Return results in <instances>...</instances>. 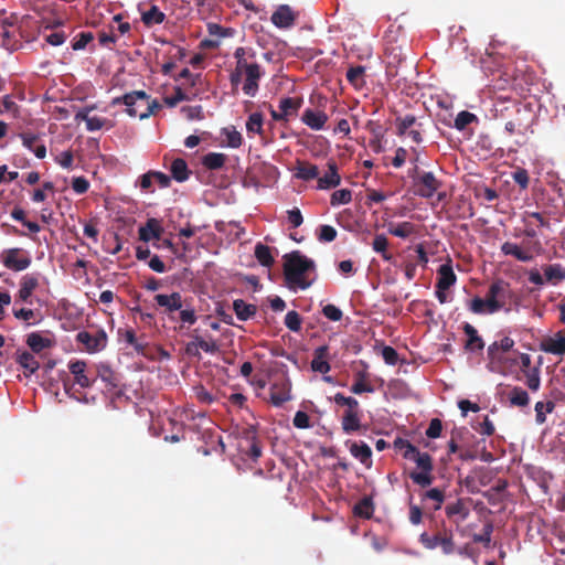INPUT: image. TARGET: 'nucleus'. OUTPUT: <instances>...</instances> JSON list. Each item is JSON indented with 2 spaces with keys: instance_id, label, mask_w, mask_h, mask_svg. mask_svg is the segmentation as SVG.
<instances>
[{
  "instance_id": "obj_1",
  "label": "nucleus",
  "mask_w": 565,
  "mask_h": 565,
  "mask_svg": "<svg viewBox=\"0 0 565 565\" xmlns=\"http://www.w3.org/2000/svg\"><path fill=\"white\" fill-rule=\"evenodd\" d=\"M523 235L527 238L522 244L505 242L501 245V252L505 256H512L522 263H530L536 256L544 252L543 244L537 238L541 227L548 228L551 223L548 218L540 212H525L523 216Z\"/></svg>"
},
{
  "instance_id": "obj_2",
  "label": "nucleus",
  "mask_w": 565,
  "mask_h": 565,
  "mask_svg": "<svg viewBox=\"0 0 565 565\" xmlns=\"http://www.w3.org/2000/svg\"><path fill=\"white\" fill-rule=\"evenodd\" d=\"M315 268V262L299 250L286 254L284 256V277L287 287L291 290L309 288L312 281L308 280L306 275Z\"/></svg>"
},
{
  "instance_id": "obj_3",
  "label": "nucleus",
  "mask_w": 565,
  "mask_h": 565,
  "mask_svg": "<svg viewBox=\"0 0 565 565\" xmlns=\"http://www.w3.org/2000/svg\"><path fill=\"white\" fill-rule=\"evenodd\" d=\"M111 104L125 105L130 117H139L140 119H146L161 109V104L157 99H151L145 90L127 93L114 98Z\"/></svg>"
},
{
  "instance_id": "obj_4",
  "label": "nucleus",
  "mask_w": 565,
  "mask_h": 565,
  "mask_svg": "<svg viewBox=\"0 0 565 565\" xmlns=\"http://www.w3.org/2000/svg\"><path fill=\"white\" fill-rule=\"evenodd\" d=\"M418 541L426 550L440 548L445 555H452L457 551L454 532L451 529L446 527L445 523L435 532H423Z\"/></svg>"
},
{
  "instance_id": "obj_5",
  "label": "nucleus",
  "mask_w": 565,
  "mask_h": 565,
  "mask_svg": "<svg viewBox=\"0 0 565 565\" xmlns=\"http://www.w3.org/2000/svg\"><path fill=\"white\" fill-rule=\"evenodd\" d=\"M413 180V193L423 199H430L443 186V182L431 171H420L417 166L408 172Z\"/></svg>"
},
{
  "instance_id": "obj_6",
  "label": "nucleus",
  "mask_w": 565,
  "mask_h": 565,
  "mask_svg": "<svg viewBox=\"0 0 565 565\" xmlns=\"http://www.w3.org/2000/svg\"><path fill=\"white\" fill-rule=\"evenodd\" d=\"M513 117L505 122L504 129L509 135H526L529 131L533 132L532 125L535 116L530 105L513 103L512 106Z\"/></svg>"
},
{
  "instance_id": "obj_7",
  "label": "nucleus",
  "mask_w": 565,
  "mask_h": 565,
  "mask_svg": "<svg viewBox=\"0 0 565 565\" xmlns=\"http://www.w3.org/2000/svg\"><path fill=\"white\" fill-rule=\"evenodd\" d=\"M511 294L510 286L502 279L493 281L486 296L483 297L488 306V311L494 313L507 305V299Z\"/></svg>"
},
{
  "instance_id": "obj_8",
  "label": "nucleus",
  "mask_w": 565,
  "mask_h": 565,
  "mask_svg": "<svg viewBox=\"0 0 565 565\" xmlns=\"http://www.w3.org/2000/svg\"><path fill=\"white\" fill-rule=\"evenodd\" d=\"M239 70L244 72L245 82L243 84V92L249 97H254L259 88V79L264 72L257 63H248L247 61L239 62Z\"/></svg>"
},
{
  "instance_id": "obj_9",
  "label": "nucleus",
  "mask_w": 565,
  "mask_h": 565,
  "mask_svg": "<svg viewBox=\"0 0 565 565\" xmlns=\"http://www.w3.org/2000/svg\"><path fill=\"white\" fill-rule=\"evenodd\" d=\"M1 262L8 269L22 271L31 265L30 254L19 247L8 248L1 253Z\"/></svg>"
},
{
  "instance_id": "obj_10",
  "label": "nucleus",
  "mask_w": 565,
  "mask_h": 565,
  "mask_svg": "<svg viewBox=\"0 0 565 565\" xmlns=\"http://www.w3.org/2000/svg\"><path fill=\"white\" fill-rule=\"evenodd\" d=\"M76 340L88 352L100 351L107 344V335L104 330L79 331L76 334Z\"/></svg>"
},
{
  "instance_id": "obj_11",
  "label": "nucleus",
  "mask_w": 565,
  "mask_h": 565,
  "mask_svg": "<svg viewBox=\"0 0 565 565\" xmlns=\"http://www.w3.org/2000/svg\"><path fill=\"white\" fill-rule=\"evenodd\" d=\"M445 513L448 519L452 521V523L456 525L457 530L461 533V535H465L466 529L460 530V524L467 520V518L470 514V509L467 505V502L465 499H457L455 502H450L445 508Z\"/></svg>"
},
{
  "instance_id": "obj_12",
  "label": "nucleus",
  "mask_w": 565,
  "mask_h": 565,
  "mask_svg": "<svg viewBox=\"0 0 565 565\" xmlns=\"http://www.w3.org/2000/svg\"><path fill=\"white\" fill-rule=\"evenodd\" d=\"M118 335H119V339L122 342H125L126 344H128L129 347H131L134 352H136L137 354L147 356V358L150 356V354L148 352L149 345H148V342H147L145 335L138 337L136 331L131 328L119 329Z\"/></svg>"
},
{
  "instance_id": "obj_13",
  "label": "nucleus",
  "mask_w": 565,
  "mask_h": 565,
  "mask_svg": "<svg viewBox=\"0 0 565 565\" xmlns=\"http://www.w3.org/2000/svg\"><path fill=\"white\" fill-rule=\"evenodd\" d=\"M291 384L289 380L280 377L270 384L269 387V402L279 407L284 403L291 399Z\"/></svg>"
},
{
  "instance_id": "obj_14",
  "label": "nucleus",
  "mask_w": 565,
  "mask_h": 565,
  "mask_svg": "<svg viewBox=\"0 0 565 565\" xmlns=\"http://www.w3.org/2000/svg\"><path fill=\"white\" fill-rule=\"evenodd\" d=\"M540 349L545 353L554 355L565 354V329L543 337L540 342Z\"/></svg>"
},
{
  "instance_id": "obj_15",
  "label": "nucleus",
  "mask_w": 565,
  "mask_h": 565,
  "mask_svg": "<svg viewBox=\"0 0 565 565\" xmlns=\"http://www.w3.org/2000/svg\"><path fill=\"white\" fill-rule=\"evenodd\" d=\"M96 372L97 377L100 379L108 391L117 390L121 385L120 374L114 371L109 364L103 362L98 363L96 365Z\"/></svg>"
},
{
  "instance_id": "obj_16",
  "label": "nucleus",
  "mask_w": 565,
  "mask_h": 565,
  "mask_svg": "<svg viewBox=\"0 0 565 565\" xmlns=\"http://www.w3.org/2000/svg\"><path fill=\"white\" fill-rule=\"evenodd\" d=\"M19 137L23 147L32 151L36 158L44 159L46 157V147L40 135L32 131H23L19 134Z\"/></svg>"
},
{
  "instance_id": "obj_17",
  "label": "nucleus",
  "mask_w": 565,
  "mask_h": 565,
  "mask_svg": "<svg viewBox=\"0 0 565 565\" xmlns=\"http://www.w3.org/2000/svg\"><path fill=\"white\" fill-rule=\"evenodd\" d=\"M456 280L457 276L452 268V262L448 258L447 262L437 269L436 289L449 290V288L455 285Z\"/></svg>"
},
{
  "instance_id": "obj_18",
  "label": "nucleus",
  "mask_w": 565,
  "mask_h": 565,
  "mask_svg": "<svg viewBox=\"0 0 565 565\" xmlns=\"http://www.w3.org/2000/svg\"><path fill=\"white\" fill-rule=\"evenodd\" d=\"M192 338L195 340L199 350L211 354L220 351L221 337H216V334L212 332L199 333L195 331V334H193Z\"/></svg>"
},
{
  "instance_id": "obj_19",
  "label": "nucleus",
  "mask_w": 565,
  "mask_h": 565,
  "mask_svg": "<svg viewBox=\"0 0 565 565\" xmlns=\"http://www.w3.org/2000/svg\"><path fill=\"white\" fill-rule=\"evenodd\" d=\"M296 13L287 4L279 6L278 9L271 14V22L279 29H288L295 24Z\"/></svg>"
},
{
  "instance_id": "obj_20",
  "label": "nucleus",
  "mask_w": 565,
  "mask_h": 565,
  "mask_svg": "<svg viewBox=\"0 0 565 565\" xmlns=\"http://www.w3.org/2000/svg\"><path fill=\"white\" fill-rule=\"evenodd\" d=\"M514 345V341L509 337L502 338L500 341H495L488 348V356L492 362H502Z\"/></svg>"
},
{
  "instance_id": "obj_21",
  "label": "nucleus",
  "mask_w": 565,
  "mask_h": 565,
  "mask_svg": "<svg viewBox=\"0 0 565 565\" xmlns=\"http://www.w3.org/2000/svg\"><path fill=\"white\" fill-rule=\"evenodd\" d=\"M163 233V227L161 223L157 218H148L145 225L140 226L138 230L139 239L142 242H150L152 239H160Z\"/></svg>"
},
{
  "instance_id": "obj_22",
  "label": "nucleus",
  "mask_w": 565,
  "mask_h": 565,
  "mask_svg": "<svg viewBox=\"0 0 565 565\" xmlns=\"http://www.w3.org/2000/svg\"><path fill=\"white\" fill-rule=\"evenodd\" d=\"M350 454L366 468L372 467V450L364 441H347Z\"/></svg>"
},
{
  "instance_id": "obj_23",
  "label": "nucleus",
  "mask_w": 565,
  "mask_h": 565,
  "mask_svg": "<svg viewBox=\"0 0 565 565\" xmlns=\"http://www.w3.org/2000/svg\"><path fill=\"white\" fill-rule=\"evenodd\" d=\"M301 121L312 130H321L328 121V115L322 110L307 108L301 115Z\"/></svg>"
},
{
  "instance_id": "obj_24",
  "label": "nucleus",
  "mask_w": 565,
  "mask_h": 565,
  "mask_svg": "<svg viewBox=\"0 0 565 565\" xmlns=\"http://www.w3.org/2000/svg\"><path fill=\"white\" fill-rule=\"evenodd\" d=\"M87 364L84 361L76 360L68 363V370L74 375L75 383L81 387H90L95 380H90L86 374Z\"/></svg>"
},
{
  "instance_id": "obj_25",
  "label": "nucleus",
  "mask_w": 565,
  "mask_h": 565,
  "mask_svg": "<svg viewBox=\"0 0 565 565\" xmlns=\"http://www.w3.org/2000/svg\"><path fill=\"white\" fill-rule=\"evenodd\" d=\"M39 287V278L34 274H26L20 280V289L18 291V300L30 302L33 291Z\"/></svg>"
},
{
  "instance_id": "obj_26",
  "label": "nucleus",
  "mask_w": 565,
  "mask_h": 565,
  "mask_svg": "<svg viewBox=\"0 0 565 565\" xmlns=\"http://www.w3.org/2000/svg\"><path fill=\"white\" fill-rule=\"evenodd\" d=\"M341 177L338 173V167L334 160L328 161V172L318 178V189L320 190H328L335 188L340 184Z\"/></svg>"
},
{
  "instance_id": "obj_27",
  "label": "nucleus",
  "mask_w": 565,
  "mask_h": 565,
  "mask_svg": "<svg viewBox=\"0 0 565 565\" xmlns=\"http://www.w3.org/2000/svg\"><path fill=\"white\" fill-rule=\"evenodd\" d=\"M403 457L415 461L420 471L433 470L434 468L430 455L427 452H420L415 446H409V450H405Z\"/></svg>"
},
{
  "instance_id": "obj_28",
  "label": "nucleus",
  "mask_w": 565,
  "mask_h": 565,
  "mask_svg": "<svg viewBox=\"0 0 565 565\" xmlns=\"http://www.w3.org/2000/svg\"><path fill=\"white\" fill-rule=\"evenodd\" d=\"M542 270L546 284L556 286L565 280V266L561 264L543 265Z\"/></svg>"
},
{
  "instance_id": "obj_29",
  "label": "nucleus",
  "mask_w": 565,
  "mask_h": 565,
  "mask_svg": "<svg viewBox=\"0 0 565 565\" xmlns=\"http://www.w3.org/2000/svg\"><path fill=\"white\" fill-rule=\"evenodd\" d=\"M342 429L345 434L358 431L361 428L360 407L345 409L342 416Z\"/></svg>"
},
{
  "instance_id": "obj_30",
  "label": "nucleus",
  "mask_w": 565,
  "mask_h": 565,
  "mask_svg": "<svg viewBox=\"0 0 565 565\" xmlns=\"http://www.w3.org/2000/svg\"><path fill=\"white\" fill-rule=\"evenodd\" d=\"M328 352L329 349L327 345L318 347L315 350L313 359L311 361V369L315 372H319L321 374H326L330 371V364L328 362Z\"/></svg>"
},
{
  "instance_id": "obj_31",
  "label": "nucleus",
  "mask_w": 565,
  "mask_h": 565,
  "mask_svg": "<svg viewBox=\"0 0 565 565\" xmlns=\"http://www.w3.org/2000/svg\"><path fill=\"white\" fill-rule=\"evenodd\" d=\"M154 300L159 307H164L168 312L179 310L182 307V299L179 292H173L171 295H156Z\"/></svg>"
},
{
  "instance_id": "obj_32",
  "label": "nucleus",
  "mask_w": 565,
  "mask_h": 565,
  "mask_svg": "<svg viewBox=\"0 0 565 565\" xmlns=\"http://www.w3.org/2000/svg\"><path fill=\"white\" fill-rule=\"evenodd\" d=\"M507 398L510 403V406L513 407H526L530 404L529 393L520 387L513 386L508 393Z\"/></svg>"
},
{
  "instance_id": "obj_33",
  "label": "nucleus",
  "mask_w": 565,
  "mask_h": 565,
  "mask_svg": "<svg viewBox=\"0 0 565 565\" xmlns=\"http://www.w3.org/2000/svg\"><path fill=\"white\" fill-rule=\"evenodd\" d=\"M295 175L300 180L310 181L318 178L319 169L308 161H297Z\"/></svg>"
},
{
  "instance_id": "obj_34",
  "label": "nucleus",
  "mask_w": 565,
  "mask_h": 565,
  "mask_svg": "<svg viewBox=\"0 0 565 565\" xmlns=\"http://www.w3.org/2000/svg\"><path fill=\"white\" fill-rule=\"evenodd\" d=\"M53 343L54 342L50 338L43 337L41 333L38 332H32L28 334L26 338V344L35 353H40L44 349L51 348Z\"/></svg>"
},
{
  "instance_id": "obj_35",
  "label": "nucleus",
  "mask_w": 565,
  "mask_h": 565,
  "mask_svg": "<svg viewBox=\"0 0 565 565\" xmlns=\"http://www.w3.org/2000/svg\"><path fill=\"white\" fill-rule=\"evenodd\" d=\"M463 331L467 335L466 349L469 351L482 350L484 348V342L479 337L478 331L469 323H465Z\"/></svg>"
},
{
  "instance_id": "obj_36",
  "label": "nucleus",
  "mask_w": 565,
  "mask_h": 565,
  "mask_svg": "<svg viewBox=\"0 0 565 565\" xmlns=\"http://www.w3.org/2000/svg\"><path fill=\"white\" fill-rule=\"evenodd\" d=\"M388 233L399 238H407L408 236L417 233V226L407 221L397 224H390Z\"/></svg>"
},
{
  "instance_id": "obj_37",
  "label": "nucleus",
  "mask_w": 565,
  "mask_h": 565,
  "mask_svg": "<svg viewBox=\"0 0 565 565\" xmlns=\"http://www.w3.org/2000/svg\"><path fill=\"white\" fill-rule=\"evenodd\" d=\"M164 19L166 14L157 6H151L149 10L141 13V21L148 28L161 24Z\"/></svg>"
},
{
  "instance_id": "obj_38",
  "label": "nucleus",
  "mask_w": 565,
  "mask_h": 565,
  "mask_svg": "<svg viewBox=\"0 0 565 565\" xmlns=\"http://www.w3.org/2000/svg\"><path fill=\"white\" fill-rule=\"evenodd\" d=\"M172 178L178 182H184L189 179L190 171L184 159L177 158L170 167Z\"/></svg>"
},
{
  "instance_id": "obj_39",
  "label": "nucleus",
  "mask_w": 565,
  "mask_h": 565,
  "mask_svg": "<svg viewBox=\"0 0 565 565\" xmlns=\"http://www.w3.org/2000/svg\"><path fill=\"white\" fill-rule=\"evenodd\" d=\"M445 498V490L438 488L426 490L420 494L422 502L427 500H431L434 502V505L431 507L434 511H438L441 508Z\"/></svg>"
},
{
  "instance_id": "obj_40",
  "label": "nucleus",
  "mask_w": 565,
  "mask_h": 565,
  "mask_svg": "<svg viewBox=\"0 0 565 565\" xmlns=\"http://www.w3.org/2000/svg\"><path fill=\"white\" fill-rule=\"evenodd\" d=\"M365 67L362 65L352 66L347 72L348 82L355 88H362L365 85Z\"/></svg>"
},
{
  "instance_id": "obj_41",
  "label": "nucleus",
  "mask_w": 565,
  "mask_h": 565,
  "mask_svg": "<svg viewBox=\"0 0 565 565\" xmlns=\"http://www.w3.org/2000/svg\"><path fill=\"white\" fill-rule=\"evenodd\" d=\"M17 362L24 370V372H28L29 374L35 373L40 367V364L34 355L28 351L20 353L17 358Z\"/></svg>"
},
{
  "instance_id": "obj_42",
  "label": "nucleus",
  "mask_w": 565,
  "mask_h": 565,
  "mask_svg": "<svg viewBox=\"0 0 565 565\" xmlns=\"http://www.w3.org/2000/svg\"><path fill=\"white\" fill-rule=\"evenodd\" d=\"M226 154L220 152H209L202 158V164L209 170H218L224 167Z\"/></svg>"
},
{
  "instance_id": "obj_43",
  "label": "nucleus",
  "mask_w": 565,
  "mask_h": 565,
  "mask_svg": "<svg viewBox=\"0 0 565 565\" xmlns=\"http://www.w3.org/2000/svg\"><path fill=\"white\" fill-rule=\"evenodd\" d=\"M419 122L414 115H405L395 119L396 134L399 137L406 136L407 131L416 127Z\"/></svg>"
},
{
  "instance_id": "obj_44",
  "label": "nucleus",
  "mask_w": 565,
  "mask_h": 565,
  "mask_svg": "<svg viewBox=\"0 0 565 565\" xmlns=\"http://www.w3.org/2000/svg\"><path fill=\"white\" fill-rule=\"evenodd\" d=\"M353 512L359 518L370 519L374 512V504L372 499L369 497H364L354 505Z\"/></svg>"
},
{
  "instance_id": "obj_45",
  "label": "nucleus",
  "mask_w": 565,
  "mask_h": 565,
  "mask_svg": "<svg viewBox=\"0 0 565 565\" xmlns=\"http://www.w3.org/2000/svg\"><path fill=\"white\" fill-rule=\"evenodd\" d=\"M555 403L553 401L537 402L534 406L535 422L542 425L546 422V414H551L555 409Z\"/></svg>"
},
{
  "instance_id": "obj_46",
  "label": "nucleus",
  "mask_w": 565,
  "mask_h": 565,
  "mask_svg": "<svg viewBox=\"0 0 565 565\" xmlns=\"http://www.w3.org/2000/svg\"><path fill=\"white\" fill-rule=\"evenodd\" d=\"M301 106V99L292 97H284L279 102V110L288 119L289 116L296 115Z\"/></svg>"
},
{
  "instance_id": "obj_47",
  "label": "nucleus",
  "mask_w": 565,
  "mask_h": 565,
  "mask_svg": "<svg viewBox=\"0 0 565 565\" xmlns=\"http://www.w3.org/2000/svg\"><path fill=\"white\" fill-rule=\"evenodd\" d=\"M255 257L265 267H270L275 262L270 248L262 243L255 246Z\"/></svg>"
},
{
  "instance_id": "obj_48",
  "label": "nucleus",
  "mask_w": 565,
  "mask_h": 565,
  "mask_svg": "<svg viewBox=\"0 0 565 565\" xmlns=\"http://www.w3.org/2000/svg\"><path fill=\"white\" fill-rule=\"evenodd\" d=\"M10 114L13 118L20 117V107L11 95H6L0 100V115Z\"/></svg>"
},
{
  "instance_id": "obj_49",
  "label": "nucleus",
  "mask_w": 565,
  "mask_h": 565,
  "mask_svg": "<svg viewBox=\"0 0 565 565\" xmlns=\"http://www.w3.org/2000/svg\"><path fill=\"white\" fill-rule=\"evenodd\" d=\"M11 217L15 221L21 222L31 233H39L41 227L38 223L25 218V211L19 206H15L11 213Z\"/></svg>"
},
{
  "instance_id": "obj_50",
  "label": "nucleus",
  "mask_w": 565,
  "mask_h": 565,
  "mask_svg": "<svg viewBox=\"0 0 565 565\" xmlns=\"http://www.w3.org/2000/svg\"><path fill=\"white\" fill-rule=\"evenodd\" d=\"M263 122H264V118L260 113L250 114L246 121L247 132L248 134H257L259 136H263V134H264Z\"/></svg>"
},
{
  "instance_id": "obj_51",
  "label": "nucleus",
  "mask_w": 565,
  "mask_h": 565,
  "mask_svg": "<svg viewBox=\"0 0 565 565\" xmlns=\"http://www.w3.org/2000/svg\"><path fill=\"white\" fill-rule=\"evenodd\" d=\"M431 471L433 470L412 471L409 473V478L413 480L414 483L418 484L419 487L427 488L434 481Z\"/></svg>"
},
{
  "instance_id": "obj_52",
  "label": "nucleus",
  "mask_w": 565,
  "mask_h": 565,
  "mask_svg": "<svg viewBox=\"0 0 565 565\" xmlns=\"http://www.w3.org/2000/svg\"><path fill=\"white\" fill-rule=\"evenodd\" d=\"M493 532V524L491 521H487L483 525L482 533L472 534V541L475 543L483 544V546L488 547L491 543V535Z\"/></svg>"
},
{
  "instance_id": "obj_53",
  "label": "nucleus",
  "mask_w": 565,
  "mask_h": 565,
  "mask_svg": "<svg viewBox=\"0 0 565 565\" xmlns=\"http://www.w3.org/2000/svg\"><path fill=\"white\" fill-rule=\"evenodd\" d=\"M237 318H249L256 313V307L247 305L244 300L237 299L233 302Z\"/></svg>"
},
{
  "instance_id": "obj_54",
  "label": "nucleus",
  "mask_w": 565,
  "mask_h": 565,
  "mask_svg": "<svg viewBox=\"0 0 565 565\" xmlns=\"http://www.w3.org/2000/svg\"><path fill=\"white\" fill-rule=\"evenodd\" d=\"M475 121H478V117L475 114L462 110L458 113L455 118V128L458 130H463L468 125Z\"/></svg>"
},
{
  "instance_id": "obj_55",
  "label": "nucleus",
  "mask_w": 565,
  "mask_h": 565,
  "mask_svg": "<svg viewBox=\"0 0 565 565\" xmlns=\"http://www.w3.org/2000/svg\"><path fill=\"white\" fill-rule=\"evenodd\" d=\"M523 374L526 377V381H525L526 386L533 392L539 391L540 386H541V377H540L539 367H532V370H525V373H523Z\"/></svg>"
},
{
  "instance_id": "obj_56",
  "label": "nucleus",
  "mask_w": 565,
  "mask_h": 565,
  "mask_svg": "<svg viewBox=\"0 0 565 565\" xmlns=\"http://www.w3.org/2000/svg\"><path fill=\"white\" fill-rule=\"evenodd\" d=\"M352 201V192L349 189L337 190L332 193L330 203L332 206L348 204Z\"/></svg>"
},
{
  "instance_id": "obj_57",
  "label": "nucleus",
  "mask_w": 565,
  "mask_h": 565,
  "mask_svg": "<svg viewBox=\"0 0 565 565\" xmlns=\"http://www.w3.org/2000/svg\"><path fill=\"white\" fill-rule=\"evenodd\" d=\"M468 308L476 315H491V312L488 311L484 298L478 296L468 301Z\"/></svg>"
},
{
  "instance_id": "obj_58",
  "label": "nucleus",
  "mask_w": 565,
  "mask_h": 565,
  "mask_svg": "<svg viewBox=\"0 0 565 565\" xmlns=\"http://www.w3.org/2000/svg\"><path fill=\"white\" fill-rule=\"evenodd\" d=\"M192 97L185 94L181 87L174 88V94L172 96L164 97V103L168 107H175L180 102L191 100Z\"/></svg>"
},
{
  "instance_id": "obj_59",
  "label": "nucleus",
  "mask_w": 565,
  "mask_h": 565,
  "mask_svg": "<svg viewBox=\"0 0 565 565\" xmlns=\"http://www.w3.org/2000/svg\"><path fill=\"white\" fill-rule=\"evenodd\" d=\"M193 394L195 398L202 403L210 405L214 402V396L210 391H207L203 385H196L193 387Z\"/></svg>"
},
{
  "instance_id": "obj_60",
  "label": "nucleus",
  "mask_w": 565,
  "mask_h": 565,
  "mask_svg": "<svg viewBox=\"0 0 565 565\" xmlns=\"http://www.w3.org/2000/svg\"><path fill=\"white\" fill-rule=\"evenodd\" d=\"M94 35L92 32H81L78 33L72 43V49L74 51L84 50L86 45L93 41Z\"/></svg>"
},
{
  "instance_id": "obj_61",
  "label": "nucleus",
  "mask_w": 565,
  "mask_h": 565,
  "mask_svg": "<svg viewBox=\"0 0 565 565\" xmlns=\"http://www.w3.org/2000/svg\"><path fill=\"white\" fill-rule=\"evenodd\" d=\"M221 322H223L221 332L220 334H216V337H221L220 348L226 345L227 342H231L233 331L231 330L230 327L235 326V323H233L232 320H221Z\"/></svg>"
},
{
  "instance_id": "obj_62",
  "label": "nucleus",
  "mask_w": 565,
  "mask_h": 565,
  "mask_svg": "<svg viewBox=\"0 0 565 565\" xmlns=\"http://www.w3.org/2000/svg\"><path fill=\"white\" fill-rule=\"evenodd\" d=\"M512 179L513 181L519 184V186L522 189V190H525L527 189L529 186V182H530V178H529V173L525 169L523 168H518L515 169L513 172H512Z\"/></svg>"
},
{
  "instance_id": "obj_63",
  "label": "nucleus",
  "mask_w": 565,
  "mask_h": 565,
  "mask_svg": "<svg viewBox=\"0 0 565 565\" xmlns=\"http://www.w3.org/2000/svg\"><path fill=\"white\" fill-rule=\"evenodd\" d=\"M337 230L331 225H321L319 227L318 239L320 242L330 243L333 242L337 237Z\"/></svg>"
},
{
  "instance_id": "obj_64",
  "label": "nucleus",
  "mask_w": 565,
  "mask_h": 565,
  "mask_svg": "<svg viewBox=\"0 0 565 565\" xmlns=\"http://www.w3.org/2000/svg\"><path fill=\"white\" fill-rule=\"evenodd\" d=\"M333 399L337 405L347 406V409L360 407L358 399L351 396H344L342 393H337Z\"/></svg>"
}]
</instances>
